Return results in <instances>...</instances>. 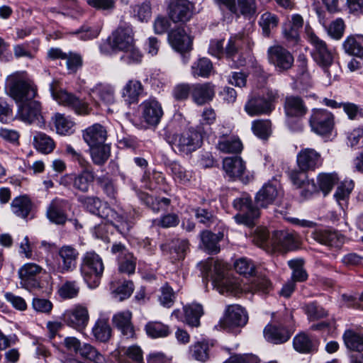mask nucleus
Returning <instances> with one entry per match:
<instances>
[{"label": "nucleus", "mask_w": 363, "mask_h": 363, "mask_svg": "<svg viewBox=\"0 0 363 363\" xmlns=\"http://www.w3.org/2000/svg\"><path fill=\"white\" fill-rule=\"evenodd\" d=\"M78 353L82 357L89 359L94 363H106V357L90 344L84 343L81 345Z\"/></svg>", "instance_id": "53"}, {"label": "nucleus", "mask_w": 363, "mask_h": 363, "mask_svg": "<svg viewBox=\"0 0 363 363\" xmlns=\"http://www.w3.org/2000/svg\"><path fill=\"white\" fill-rule=\"evenodd\" d=\"M109 43L116 50L122 51L130 48L135 43L132 26L126 23L119 25L109 38Z\"/></svg>", "instance_id": "19"}, {"label": "nucleus", "mask_w": 363, "mask_h": 363, "mask_svg": "<svg viewBox=\"0 0 363 363\" xmlns=\"http://www.w3.org/2000/svg\"><path fill=\"white\" fill-rule=\"evenodd\" d=\"M343 340L347 348L350 350L363 351V332L347 330L343 335Z\"/></svg>", "instance_id": "44"}, {"label": "nucleus", "mask_w": 363, "mask_h": 363, "mask_svg": "<svg viewBox=\"0 0 363 363\" xmlns=\"http://www.w3.org/2000/svg\"><path fill=\"white\" fill-rule=\"evenodd\" d=\"M123 55L121 56V61L123 63L131 65L140 64L143 60V54L135 46V43L130 48L123 50Z\"/></svg>", "instance_id": "55"}, {"label": "nucleus", "mask_w": 363, "mask_h": 363, "mask_svg": "<svg viewBox=\"0 0 363 363\" xmlns=\"http://www.w3.org/2000/svg\"><path fill=\"white\" fill-rule=\"evenodd\" d=\"M253 44L250 37L244 33L233 35L225 45L224 54L227 58L234 60L238 55L249 54Z\"/></svg>", "instance_id": "14"}, {"label": "nucleus", "mask_w": 363, "mask_h": 363, "mask_svg": "<svg viewBox=\"0 0 363 363\" xmlns=\"http://www.w3.org/2000/svg\"><path fill=\"white\" fill-rule=\"evenodd\" d=\"M50 91L53 99L59 104L72 108L79 115H87L91 111L89 104L75 96L64 91L57 89V82H52L50 84Z\"/></svg>", "instance_id": "9"}, {"label": "nucleus", "mask_w": 363, "mask_h": 363, "mask_svg": "<svg viewBox=\"0 0 363 363\" xmlns=\"http://www.w3.org/2000/svg\"><path fill=\"white\" fill-rule=\"evenodd\" d=\"M104 269L102 259L95 252H86L83 255L81 272L85 281L90 287L98 286Z\"/></svg>", "instance_id": "5"}, {"label": "nucleus", "mask_w": 363, "mask_h": 363, "mask_svg": "<svg viewBox=\"0 0 363 363\" xmlns=\"http://www.w3.org/2000/svg\"><path fill=\"white\" fill-rule=\"evenodd\" d=\"M252 130L258 138L266 140L272 133V123L269 120L259 119L252 121Z\"/></svg>", "instance_id": "56"}, {"label": "nucleus", "mask_w": 363, "mask_h": 363, "mask_svg": "<svg viewBox=\"0 0 363 363\" xmlns=\"http://www.w3.org/2000/svg\"><path fill=\"white\" fill-rule=\"evenodd\" d=\"M202 143V135L197 130L190 128L182 133L175 139L174 145L179 151L184 154H190L199 148Z\"/></svg>", "instance_id": "23"}, {"label": "nucleus", "mask_w": 363, "mask_h": 363, "mask_svg": "<svg viewBox=\"0 0 363 363\" xmlns=\"http://www.w3.org/2000/svg\"><path fill=\"white\" fill-rule=\"evenodd\" d=\"M79 286L76 281H67L59 289L60 297L65 299L73 298L77 296Z\"/></svg>", "instance_id": "63"}, {"label": "nucleus", "mask_w": 363, "mask_h": 363, "mask_svg": "<svg viewBox=\"0 0 363 363\" xmlns=\"http://www.w3.org/2000/svg\"><path fill=\"white\" fill-rule=\"evenodd\" d=\"M334 116L326 109L314 108L309 118L311 130L320 135L330 134L334 128Z\"/></svg>", "instance_id": "10"}, {"label": "nucleus", "mask_w": 363, "mask_h": 363, "mask_svg": "<svg viewBox=\"0 0 363 363\" xmlns=\"http://www.w3.org/2000/svg\"><path fill=\"white\" fill-rule=\"evenodd\" d=\"M13 213L18 217L26 218L30 212L32 204L26 196L15 198L11 204Z\"/></svg>", "instance_id": "49"}, {"label": "nucleus", "mask_w": 363, "mask_h": 363, "mask_svg": "<svg viewBox=\"0 0 363 363\" xmlns=\"http://www.w3.org/2000/svg\"><path fill=\"white\" fill-rule=\"evenodd\" d=\"M65 321L77 330L84 329L88 324L89 315L88 310L82 306H77L63 314Z\"/></svg>", "instance_id": "28"}, {"label": "nucleus", "mask_w": 363, "mask_h": 363, "mask_svg": "<svg viewBox=\"0 0 363 363\" xmlns=\"http://www.w3.org/2000/svg\"><path fill=\"white\" fill-rule=\"evenodd\" d=\"M118 360L120 363H144L143 351L138 345L118 349Z\"/></svg>", "instance_id": "36"}, {"label": "nucleus", "mask_w": 363, "mask_h": 363, "mask_svg": "<svg viewBox=\"0 0 363 363\" xmlns=\"http://www.w3.org/2000/svg\"><path fill=\"white\" fill-rule=\"evenodd\" d=\"M65 155L74 163H76L82 169H88L90 163L80 150L75 149L73 146L67 144L65 147Z\"/></svg>", "instance_id": "51"}, {"label": "nucleus", "mask_w": 363, "mask_h": 363, "mask_svg": "<svg viewBox=\"0 0 363 363\" xmlns=\"http://www.w3.org/2000/svg\"><path fill=\"white\" fill-rule=\"evenodd\" d=\"M133 14L141 22H147L152 16V8L150 1H145L133 6Z\"/></svg>", "instance_id": "59"}, {"label": "nucleus", "mask_w": 363, "mask_h": 363, "mask_svg": "<svg viewBox=\"0 0 363 363\" xmlns=\"http://www.w3.org/2000/svg\"><path fill=\"white\" fill-rule=\"evenodd\" d=\"M69 206V203L67 200L55 198L47 208V218L53 223L64 225L67 220L66 208Z\"/></svg>", "instance_id": "27"}, {"label": "nucleus", "mask_w": 363, "mask_h": 363, "mask_svg": "<svg viewBox=\"0 0 363 363\" xmlns=\"http://www.w3.org/2000/svg\"><path fill=\"white\" fill-rule=\"evenodd\" d=\"M217 148L224 153H239L243 146L241 140L237 136L228 137V132L222 133V138L219 139Z\"/></svg>", "instance_id": "39"}, {"label": "nucleus", "mask_w": 363, "mask_h": 363, "mask_svg": "<svg viewBox=\"0 0 363 363\" xmlns=\"http://www.w3.org/2000/svg\"><path fill=\"white\" fill-rule=\"evenodd\" d=\"M6 89L8 94L20 104L33 99L37 94L35 86L24 79L20 73H15L7 77Z\"/></svg>", "instance_id": "3"}, {"label": "nucleus", "mask_w": 363, "mask_h": 363, "mask_svg": "<svg viewBox=\"0 0 363 363\" xmlns=\"http://www.w3.org/2000/svg\"><path fill=\"white\" fill-rule=\"evenodd\" d=\"M168 40L173 49L182 54L184 63H187L189 57L186 55L185 52H189L192 48L191 36L183 28L179 27L169 32Z\"/></svg>", "instance_id": "21"}, {"label": "nucleus", "mask_w": 363, "mask_h": 363, "mask_svg": "<svg viewBox=\"0 0 363 363\" xmlns=\"http://www.w3.org/2000/svg\"><path fill=\"white\" fill-rule=\"evenodd\" d=\"M57 133L60 135H67L72 132L74 123L63 114L56 113L53 118Z\"/></svg>", "instance_id": "58"}, {"label": "nucleus", "mask_w": 363, "mask_h": 363, "mask_svg": "<svg viewBox=\"0 0 363 363\" xmlns=\"http://www.w3.org/2000/svg\"><path fill=\"white\" fill-rule=\"evenodd\" d=\"M143 91V86L140 81L137 79L128 80L121 91V96L128 103H135L138 100V97Z\"/></svg>", "instance_id": "40"}, {"label": "nucleus", "mask_w": 363, "mask_h": 363, "mask_svg": "<svg viewBox=\"0 0 363 363\" xmlns=\"http://www.w3.org/2000/svg\"><path fill=\"white\" fill-rule=\"evenodd\" d=\"M223 168L226 176L232 180H240L245 184L250 180L245 162L240 157H225L223 161Z\"/></svg>", "instance_id": "20"}, {"label": "nucleus", "mask_w": 363, "mask_h": 363, "mask_svg": "<svg viewBox=\"0 0 363 363\" xmlns=\"http://www.w3.org/2000/svg\"><path fill=\"white\" fill-rule=\"evenodd\" d=\"M89 95L96 104L102 103L105 105L115 102V89L110 84L99 82L89 90Z\"/></svg>", "instance_id": "25"}, {"label": "nucleus", "mask_w": 363, "mask_h": 363, "mask_svg": "<svg viewBox=\"0 0 363 363\" xmlns=\"http://www.w3.org/2000/svg\"><path fill=\"white\" fill-rule=\"evenodd\" d=\"M112 333V329L108 322L105 319H99L94 323L92 328V335L94 337L101 342H108Z\"/></svg>", "instance_id": "43"}, {"label": "nucleus", "mask_w": 363, "mask_h": 363, "mask_svg": "<svg viewBox=\"0 0 363 363\" xmlns=\"http://www.w3.org/2000/svg\"><path fill=\"white\" fill-rule=\"evenodd\" d=\"M289 267L292 269L291 281L303 282L308 279V274L303 267L301 259H291L288 262Z\"/></svg>", "instance_id": "54"}, {"label": "nucleus", "mask_w": 363, "mask_h": 363, "mask_svg": "<svg viewBox=\"0 0 363 363\" xmlns=\"http://www.w3.org/2000/svg\"><path fill=\"white\" fill-rule=\"evenodd\" d=\"M233 207L243 213H238L234 216L238 223L251 226L254 220L259 218L260 213L259 208L252 203L250 196L247 194H242L240 197L234 199Z\"/></svg>", "instance_id": "7"}, {"label": "nucleus", "mask_w": 363, "mask_h": 363, "mask_svg": "<svg viewBox=\"0 0 363 363\" xmlns=\"http://www.w3.org/2000/svg\"><path fill=\"white\" fill-rule=\"evenodd\" d=\"M92 162L97 166L104 165L111 155V148L106 144L89 147Z\"/></svg>", "instance_id": "47"}, {"label": "nucleus", "mask_w": 363, "mask_h": 363, "mask_svg": "<svg viewBox=\"0 0 363 363\" xmlns=\"http://www.w3.org/2000/svg\"><path fill=\"white\" fill-rule=\"evenodd\" d=\"M317 181L318 188L315 184L314 182L312 181L311 184L309 182L307 184L308 191L312 193L318 191L319 189L323 193L324 196H326L338 182V177L336 174L321 173L318 175Z\"/></svg>", "instance_id": "33"}, {"label": "nucleus", "mask_w": 363, "mask_h": 363, "mask_svg": "<svg viewBox=\"0 0 363 363\" xmlns=\"http://www.w3.org/2000/svg\"><path fill=\"white\" fill-rule=\"evenodd\" d=\"M96 177L92 169H84L77 174H66L60 179V184L72 187L82 193H87Z\"/></svg>", "instance_id": "12"}, {"label": "nucleus", "mask_w": 363, "mask_h": 363, "mask_svg": "<svg viewBox=\"0 0 363 363\" xmlns=\"http://www.w3.org/2000/svg\"><path fill=\"white\" fill-rule=\"evenodd\" d=\"M195 12L194 4L188 0H176L169 5V16L173 22H186Z\"/></svg>", "instance_id": "24"}, {"label": "nucleus", "mask_w": 363, "mask_h": 363, "mask_svg": "<svg viewBox=\"0 0 363 363\" xmlns=\"http://www.w3.org/2000/svg\"><path fill=\"white\" fill-rule=\"evenodd\" d=\"M134 290V285L131 281H124L113 291V297L122 301L130 296Z\"/></svg>", "instance_id": "62"}, {"label": "nucleus", "mask_w": 363, "mask_h": 363, "mask_svg": "<svg viewBox=\"0 0 363 363\" xmlns=\"http://www.w3.org/2000/svg\"><path fill=\"white\" fill-rule=\"evenodd\" d=\"M138 197L142 202L156 213L164 210L170 203V200L167 198L155 199L144 192H140Z\"/></svg>", "instance_id": "50"}, {"label": "nucleus", "mask_w": 363, "mask_h": 363, "mask_svg": "<svg viewBox=\"0 0 363 363\" xmlns=\"http://www.w3.org/2000/svg\"><path fill=\"white\" fill-rule=\"evenodd\" d=\"M139 111L142 121L149 127H157L164 116L162 104L155 98L143 101L139 106Z\"/></svg>", "instance_id": "11"}, {"label": "nucleus", "mask_w": 363, "mask_h": 363, "mask_svg": "<svg viewBox=\"0 0 363 363\" xmlns=\"http://www.w3.org/2000/svg\"><path fill=\"white\" fill-rule=\"evenodd\" d=\"M185 320L186 323L193 327L200 325V318L203 314V307L199 303H191L184 307Z\"/></svg>", "instance_id": "45"}, {"label": "nucleus", "mask_w": 363, "mask_h": 363, "mask_svg": "<svg viewBox=\"0 0 363 363\" xmlns=\"http://www.w3.org/2000/svg\"><path fill=\"white\" fill-rule=\"evenodd\" d=\"M298 244V235L289 230H276L270 238V247L274 251L292 250L296 249Z\"/></svg>", "instance_id": "16"}, {"label": "nucleus", "mask_w": 363, "mask_h": 363, "mask_svg": "<svg viewBox=\"0 0 363 363\" xmlns=\"http://www.w3.org/2000/svg\"><path fill=\"white\" fill-rule=\"evenodd\" d=\"M161 250L164 252L168 248H170V253L174 252L177 254L175 257L176 259L180 260L185 257L186 252L189 249V242L186 240H175L172 242V245L169 247L167 244H162L160 245Z\"/></svg>", "instance_id": "57"}, {"label": "nucleus", "mask_w": 363, "mask_h": 363, "mask_svg": "<svg viewBox=\"0 0 363 363\" xmlns=\"http://www.w3.org/2000/svg\"><path fill=\"white\" fill-rule=\"evenodd\" d=\"M345 53L357 57H363V35H350L342 43Z\"/></svg>", "instance_id": "38"}, {"label": "nucleus", "mask_w": 363, "mask_h": 363, "mask_svg": "<svg viewBox=\"0 0 363 363\" xmlns=\"http://www.w3.org/2000/svg\"><path fill=\"white\" fill-rule=\"evenodd\" d=\"M318 340L305 333L296 335L293 340L294 348L300 353H310L317 350Z\"/></svg>", "instance_id": "37"}, {"label": "nucleus", "mask_w": 363, "mask_h": 363, "mask_svg": "<svg viewBox=\"0 0 363 363\" xmlns=\"http://www.w3.org/2000/svg\"><path fill=\"white\" fill-rule=\"evenodd\" d=\"M17 116L22 121L29 124L37 123L40 127L44 124L40 104L33 99L19 104Z\"/></svg>", "instance_id": "22"}, {"label": "nucleus", "mask_w": 363, "mask_h": 363, "mask_svg": "<svg viewBox=\"0 0 363 363\" xmlns=\"http://www.w3.org/2000/svg\"><path fill=\"white\" fill-rule=\"evenodd\" d=\"M297 164L303 172L313 171L321 166L323 160L320 154L313 148H303L297 155Z\"/></svg>", "instance_id": "26"}, {"label": "nucleus", "mask_w": 363, "mask_h": 363, "mask_svg": "<svg viewBox=\"0 0 363 363\" xmlns=\"http://www.w3.org/2000/svg\"><path fill=\"white\" fill-rule=\"evenodd\" d=\"M279 195L277 187L271 184H264L255 196V205L259 208L272 204Z\"/></svg>", "instance_id": "34"}, {"label": "nucleus", "mask_w": 363, "mask_h": 363, "mask_svg": "<svg viewBox=\"0 0 363 363\" xmlns=\"http://www.w3.org/2000/svg\"><path fill=\"white\" fill-rule=\"evenodd\" d=\"M79 252L71 245H63L57 252L58 262L50 266L53 272L65 274L73 272L77 268Z\"/></svg>", "instance_id": "13"}, {"label": "nucleus", "mask_w": 363, "mask_h": 363, "mask_svg": "<svg viewBox=\"0 0 363 363\" xmlns=\"http://www.w3.org/2000/svg\"><path fill=\"white\" fill-rule=\"evenodd\" d=\"M145 329L147 335L152 338L164 337L170 333L169 326L159 321L148 322Z\"/></svg>", "instance_id": "52"}, {"label": "nucleus", "mask_w": 363, "mask_h": 363, "mask_svg": "<svg viewBox=\"0 0 363 363\" xmlns=\"http://www.w3.org/2000/svg\"><path fill=\"white\" fill-rule=\"evenodd\" d=\"M264 336L268 342L281 344L289 340L291 333L283 326L267 325L264 329Z\"/></svg>", "instance_id": "35"}, {"label": "nucleus", "mask_w": 363, "mask_h": 363, "mask_svg": "<svg viewBox=\"0 0 363 363\" xmlns=\"http://www.w3.org/2000/svg\"><path fill=\"white\" fill-rule=\"evenodd\" d=\"M284 111L286 116V123L293 131H301L303 125L299 118L303 117L308 108L303 100L298 96H290L286 98Z\"/></svg>", "instance_id": "6"}, {"label": "nucleus", "mask_w": 363, "mask_h": 363, "mask_svg": "<svg viewBox=\"0 0 363 363\" xmlns=\"http://www.w3.org/2000/svg\"><path fill=\"white\" fill-rule=\"evenodd\" d=\"M267 59L269 62L279 72L289 69L294 62L292 54L279 45H274L268 48Z\"/></svg>", "instance_id": "17"}, {"label": "nucleus", "mask_w": 363, "mask_h": 363, "mask_svg": "<svg viewBox=\"0 0 363 363\" xmlns=\"http://www.w3.org/2000/svg\"><path fill=\"white\" fill-rule=\"evenodd\" d=\"M82 137L89 147L103 145L107 139V130L100 123H94L83 130Z\"/></svg>", "instance_id": "30"}, {"label": "nucleus", "mask_w": 363, "mask_h": 363, "mask_svg": "<svg viewBox=\"0 0 363 363\" xmlns=\"http://www.w3.org/2000/svg\"><path fill=\"white\" fill-rule=\"evenodd\" d=\"M33 145L38 151L46 155L52 152L55 147L54 140L45 133L40 132L35 135Z\"/></svg>", "instance_id": "48"}, {"label": "nucleus", "mask_w": 363, "mask_h": 363, "mask_svg": "<svg viewBox=\"0 0 363 363\" xmlns=\"http://www.w3.org/2000/svg\"><path fill=\"white\" fill-rule=\"evenodd\" d=\"M209 345L206 342H198L191 347V356L200 362H206L208 357Z\"/></svg>", "instance_id": "64"}, {"label": "nucleus", "mask_w": 363, "mask_h": 363, "mask_svg": "<svg viewBox=\"0 0 363 363\" xmlns=\"http://www.w3.org/2000/svg\"><path fill=\"white\" fill-rule=\"evenodd\" d=\"M194 77L208 78L213 72V65L210 60L202 57L194 62L191 67Z\"/></svg>", "instance_id": "46"}, {"label": "nucleus", "mask_w": 363, "mask_h": 363, "mask_svg": "<svg viewBox=\"0 0 363 363\" xmlns=\"http://www.w3.org/2000/svg\"><path fill=\"white\" fill-rule=\"evenodd\" d=\"M223 233H212L210 231H203L201 234V242L206 249L211 254H216L220 251L219 242L223 239Z\"/></svg>", "instance_id": "42"}, {"label": "nucleus", "mask_w": 363, "mask_h": 363, "mask_svg": "<svg viewBox=\"0 0 363 363\" xmlns=\"http://www.w3.org/2000/svg\"><path fill=\"white\" fill-rule=\"evenodd\" d=\"M312 237L319 243L330 247H340L345 242L344 236L336 231L316 230L313 233Z\"/></svg>", "instance_id": "32"}, {"label": "nucleus", "mask_w": 363, "mask_h": 363, "mask_svg": "<svg viewBox=\"0 0 363 363\" xmlns=\"http://www.w3.org/2000/svg\"><path fill=\"white\" fill-rule=\"evenodd\" d=\"M278 18L276 15L269 12L264 13L260 18L259 25L262 28L264 35L269 36L271 30L278 25Z\"/></svg>", "instance_id": "60"}, {"label": "nucleus", "mask_w": 363, "mask_h": 363, "mask_svg": "<svg viewBox=\"0 0 363 363\" xmlns=\"http://www.w3.org/2000/svg\"><path fill=\"white\" fill-rule=\"evenodd\" d=\"M43 268L34 263H27L23 265L18 270L20 284L23 288L28 291H40L44 288L38 279V275L42 272Z\"/></svg>", "instance_id": "15"}, {"label": "nucleus", "mask_w": 363, "mask_h": 363, "mask_svg": "<svg viewBox=\"0 0 363 363\" xmlns=\"http://www.w3.org/2000/svg\"><path fill=\"white\" fill-rule=\"evenodd\" d=\"M213 268L216 274L213 284L220 294L230 293L235 295L242 290L241 286L236 279L225 274L228 269L225 263L216 261Z\"/></svg>", "instance_id": "8"}, {"label": "nucleus", "mask_w": 363, "mask_h": 363, "mask_svg": "<svg viewBox=\"0 0 363 363\" xmlns=\"http://www.w3.org/2000/svg\"><path fill=\"white\" fill-rule=\"evenodd\" d=\"M277 96V92L272 89H267L262 96L252 95L246 101L244 109L250 116L269 115L274 109V102Z\"/></svg>", "instance_id": "4"}, {"label": "nucleus", "mask_w": 363, "mask_h": 363, "mask_svg": "<svg viewBox=\"0 0 363 363\" xmlns=\"http://www.w3.org/2000/svg\"><path fill=\"white\" fill-rule=\"evenodd\" d=\"M215 88L211 82L192 84V101L198 106L211 101L215 96Z\"/></svg>", "instance_id": "29"}, {"label": "nucleus", "mask_w": 363, "mask_h": 363, "mask_svg": "<svg viewBox=\"0 0 363 363\" xmlns=\"http://www.w3.org/2000/svg\"><path fill=\"white\" fill-rule=\"evenodd\" d=\"M78 201L91 213L97 215L115 225L121 233L128 232L133 224V213H119L96 196H79Z\"/></svg>", "instance_id": "1"}, {"label": "nucleus", "mask_w": 363, "mask_h": 363, "mask_svg": "<svg viewBox=\"0 0 363 363\" xmlns=\"http://www.w3.org/2000/svg\"><path fill=\"white\" fill-rule=\"evenodd\" d=\"M306 39L313 46L312 56L314 61L323 69L330 79H335L337 74L332 73L330 70L333 66L334 52L328 47L326 43L311 29L306 30Z\"/></svg>", "instance_id": "2"}, {"label": "nucleus", "mask_w": 363, "mask_h": 363, "mask_svg": "<svg viewBox=\"0 0 363 363\" xmlns=\"http://www.w3.org/2000/svg\"><path fill=\"white\" fill-rule=\"evenodd\" d=\"M247 320L248 316L245 310L240 305L233 304L226 307L220 325L224 329L233 330L245 326Z\"/></svg>", "instance_id": "18"}, {"label": "nucleus", "mask_w": 363, "mask_h": 363, "mask_svg": "<svg viewBox=\"0 0 363 363\" xmlns=\"http://www.w3.org/2000/svg\"><path fill=\"white\" fill-rule=\"evenodd\" d=\"M132 313L130 311H121L113 316V323L127 339L134 338L135 330L132 323Z\"/></svg>", "instance_id": "31"}, {"label": "nucleus", "mask_w": 363, "mask_h": 363, "mask_svg": "<svg viewBox=\"0 0 363 363\" xmlns=\"http://www.w3.org/2000/svg\"><path fill=\"white\" fill-rule=\"evenodd\" d=\"M38 45V40H33L30 42L14 45L13 47V55L17 59L22 57L30 60L33 59Z\"/></svg>", "instance_id": "41"}, {"label": "nucleus", "mask_w": 363, "mask_h": 363, "mask_svg": "<svg viewBox=\"0 0 363 363\" xmlns=\"http://www.w3.org/2000/svg\"><path fill=\"white\" fill-rule=\"evenodd\" d=\"M96 181L108 197L112 199L116 198L117 189L111 178L106 175H102L97 177Z\"/></svg>", "instance_id": "61"}]
</instances>
